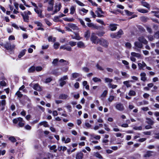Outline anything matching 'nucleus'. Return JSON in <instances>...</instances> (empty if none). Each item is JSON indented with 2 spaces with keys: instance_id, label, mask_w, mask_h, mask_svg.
<instances>
[{
  "instance_id": "nucleus-1",
  "label": "nucleus",
  "mask_w": 159,
  "mask_h": 159,
  "mask_svg": "<svg viewBox=\"0 0 159 159\" xmlns=\"http://www.w3.org/2000/svg\"><path fill=\"white\" fill-rule=\"evenodd\" d=\"M134 49L137 52H140V49L143 47L142 43L139 41H136L134 43Z\"/></svg>"
},
{
  "instance_id": "nucleus-2",
  "label": "nucleus",
  "mask_w": 159,
  "mask_h": 159,
  "mask_svg": "<svg viewBox=\"0 0 159 159\" xmlns=\"http://www.w3.org/2000/svg\"><path fill=\"white\" fill-rule=\"evenodd\" d=\"M54 1V0H45L44 2V3H45L48 2V4H49V6L47 8V10L49 11H52L53 9Z\"/></svg>"
},
{
  "instance_id": "nucleus-3",
  "label": "nucleus",
  "mask_w": 159,
  "mask_h": 159,
  "mask_svg": "<svg viewBox=\"0 0 159 159\" xmlns=\"http://www.w3.org/2000/svg\"><path fill=\"white\" fill-rule=\"evenodd\" d=\"M91 40L93 43L95 44H98L100 40L98 38V37L95 35V34L94 33L92 34Z\"/></svg>"
},
{
  "instance_id": "nucleus-4",
  "label": "nucleus",
  "mask_w": 159,
  "mask_h": 159,
  "mask_svg": "<svg viewBox=\"0 0 159 159\" xmlns=\"http://www.w3.org/2000/svg\"><path fill=\"white\" fill-rule=\"evenodd\" d=\"M115 107L117 110L120 111H123L125 108L123 104L121 103H117L115 104Z\"/></svg>"
},
{
  "instance_id": "nucleus-5",
  "label": "nucleus",
  "mask_w": 159,
  "mask_h": 159,
  "mask_svg": "<svg viewBox=\"0 0 159 159\" xmlns=\"http://www.w3.org/2000/svg\"><path fill=\"white\" fill-rule=\"evenodd\" d=\"M100 44L105 48H107L108 45V42L106 40L102 39L99 40Z\"/></svg>"
},
{
  "instance_id": "nucleus-6",
  "label": "nucleus",
  "mask_w": 159,
  "mask_h": 159,
  "mask_svg": "<svg viewBox=\"0 0 159 159\" xmlns=\"http://www.w3.org/2000/svg\"><path fill=\"white\" fill-rule=\"evenodd\" d=\"M15 47L14 44L11 45L10 43H7L4 45V47L7 50H11L13 49Z\"/></svg>"
},
{
  "instance_id": "nucleus-7",
  "label": "nucleus",
  "mask_w": 159,
  "mask_h": 159,
  "mask_svg": "<svg viewBox=\"0 0 159 159\" xmlns=\"http://www.w3.org/2000/svg\"><path fill=\"white\" fill-rule=\"evenodd\" d=\"M59 98L64 100H69L70 99V97L67 94L62 93L59 95Z\"/></svg>"
},
{
  "instance_id": "nucleus-8",
  "label": "nucleus",
  "mask_w": 159,
  "mask_h": 159,
  "mask_svg": "<svg viewBox=\"0 0 159 159\" xmlns=\"http://www.w3.org/2000/svg\"><path fill=\"white\" fill-rule=\"evenodd\" d=\"M35 11L38 15L39 17L41 18H43L44 17V15L42 14V11L39 9V8H34Z\"/></svg>"
},
{
  "instance_id": "nucleus-9",
  "label": "nucleus",
  "mask_w": 159,
  "mask_h": 159,
  "mask_svg": "<svg viewBox=\"0 0 159 159\" xmlns=\"http://www.w3.org/2000/svg\"><path fill=\"white\" fill-rule=\"evenodd\" d=\"M80 76H81L80 74L75 72L72 73L71 75L70 79L72 80L79 77Z\"/></svg>"
},
{
  "instance_id": "nucleus-10",
  "label": "nucleus",
  "mask_w": 159,
  "mask_h": 159,
  "mask_svg": "<svg viewBox=\"0 0 159 159\" xmlns=\"http://www.w3.org/2000/svg\"><path fill=\"white\" fill-rule=\"evenodd\" d=\"M138 40L139 42L145 44H147L148 43V41L143 36L139 37L138 39Z\"/></svg>"
},
{
  "instance_id": "nucleus-11",
  "label": "nucleus",
  "mask_w": 159,
  "mask_h": 159,
  "mask_svg": "<svg viewBox=\"0 0 159 159\" xmlns=\"http://www.w3.org/2000/svg\"><path fill=\"white\" fill-rule=\"evenodd\" d=\"M61 7V3H56L55 6V10L54 11V13H57L60 11Z\"/></svg>"
},
{
  "instance_id": "nucleus-12",
  "label": "nucleus",
  "mask_w": 159,
  "mask_h": 159,
  "mask_svg": "<svg viewBox=\"0 0 159 159\" xmlns=\"http://www.w3.org/2000/svg\"><path fill=\"white\" fill-rule=\"evenodd\" d=\"M154 153V152L152 151H147L146 153L144 155V157L146 158L152 156Z\"/></svg>"
},
{
  "instance_id": "nucleus-13",
  "label": "nucleus",
  "mask_w": 159,
  "mask_h": 159,
  "mask_svg": "<svg viewBox=\"0 0 159 159\" xmlns=\"http://www.w3.org/2000/svg\"><path fill=\"white\" fill-rule=\"evenodd\" d=\"M141 5L147 8L149 10L151 6L150 5L146 2L142 1L141 2Z\"/></svg>"
},
{
  "instance_id": "nucleus-14",
  "label": "nucleus",
  "mask_w": 159,
  "mask_h": 159,
  "mask_svg": "<svg viewBox=\"0 0 159 159\" xmlns=\"http://www.w3.org/2000/svg\"><path fill=\"white\" fill-rule=\"evenodd\" d=\"M117 24H111L109 25V27L111 31H113L116 30L117 28Z\"/></svg>"
},
{
  "instance_id": "nucleus-15",
  "label": "nucleus",
  "mask_w": 159,
  "mask_h": 159,
  "mask_svg": "<svg viewBox=\"0 0 159 159\" xmlns=\"http://www.w3.org/2000/svg\"><path fill=\"white\" fill-rule=\"evenodd\" d=\"M141 80L143 81H145L147 80V78L146 77V74L144 72H141L140 73Z\"/></svg>"
},
{
  "instance_id": "nucleus-16",
  "label": "nucleus",
  "mask_w": 159,
  "mask_h": 159,
  "mask_svg": "<svg viewBox=\"0 0 159 159\" xmlns=\"http://www.w3.org/2000/svg\"><path fill=\"white\" fill-rule=\"evenodd\" d=\"M60 49L66 50L68 51H71L72 48L71 47L69 46H66V45L61 46L60 47Z\"/></svg>"
},
{
  "instance_id": "nucleus-17",
  "label": "nucleus",
  "mask_w": 159,
  "mask_h": 159,
  "mask_svg": "<svg viewBox=\"0 0 159 159\" xmlns=\"http://www.w3.org/2000/svg\"><path fill=\"white\" fill-rule=\"evenodd\" d=\"M146 66V65L144 61H142V63H139L138 64V66L139 70H143V67Z\"/></svg>"
},
{
  "instance_id": "nucleus-18",
  "label": "nucleus",
  "mask_w": 159,
  "mask_h": 159,
  "mask_svg": "<svg viewBox=\"0 0 159 159\" xmlns=\"http://www.w3.org/2000/svg\"><path fill=\"white\" fill-rule=\"evenodd\" d=\"M131 56H133L134 57H135L138 59H140L141 58V55L139 53L132 52H131Z\"/></svg>"
},
{
  "instance_id": "nucleus-19",
  "label": "nucleus",
  "mask_w": 159,
  "mask_h": 159,
  "mask_svg": "<svg viewBox=\"0 0 159 159\" xmlns=\"http://www.w3.org/2000/svg\"><path fill=\"white\" fill-rule=\"evenodd\" d=\"M68 25L74 30H78V28L75 25L73 24H68Z\"/></svg>"
},
{
  "instance_id": "nucleus-20",
  "label": "nucleus",
  "mask_w": 159,
  "mask_h": 159,
  "mask_svg": "<svg viewBox=\"0 0 159 159\" xmlns=\"http://www.w3.org/2000/svg\"><path fill=\"white\" fill-rule=\"evenodd\" d=\"M146 123L150 125H152L154 123V121L152 120L151 118H146Z\"/></svg>"
},
{
  "instance_id": "nucleus-21",
  "label": "nucleus",
  "mask_w": 159,
  "mask_h": 159,
  "mask_svg": "<svg viewBox=\"0 0 159 159\" xmlns=\"http://www.w3.org/2000/svg\"><path fill=\"white\" fill-rule=\"evenodd\" d=\"M83 153L81 152H80L77 153L76 155V159H82L83 158Z\"/></svg>"
},
{
  "instance_id": "nucleus-22",
  "label": "nucleus",
  "mask_w": 159,
  "mask_h": 159,
  "mask_svg": "<svg viewBox=\"0 0 159 159\" xmlns=\"http://www.w3.org/2000/svg\"><path fill=\"white\" fill-rule=\"evenodd\" d=\"M87 25L88 27H92L98 30L99 28V27L98 26L94 25L92 23H88L87 24Z\"/></svg>"
},
{
  "instance_id": "nucleus-23",
  "label": "nucleus",
  "mask_w": 159,
  "mask_h": 159,
  "mask_svg": "<svg viewBox=\"0 0 159 159\" xmlns=\"http://www.w3.org/2000/svg\"><path fill=\"white\" fill-rule=\"evenodd\" d=\"M26 51V50L25 49H24L21 51L18 55V58H20L24 56L25 55Z\"/></svg>"
},
{
  "instance_id": "nucleus-24",
  "label": "nucleus",
  "mask_w": 159,
  "mask_h": 159,
  "mask_svg": "<svg viewBox=\"0 0 159 159\" xmlns=\"http://www.w3.org/2000/svg\"><path fill=\"white\" fill-rule=\"evenodd\" d=\"M33 88L38 91H41V88L38 84H35Z\"/></svg>"
},
{
  "instance_id": "nucleus-25",
  "label": "nucleus",
  "mask_w": 159,
  "mask_h": 159,
  "mask_svg": "<svg viewBox=\"0 0 159 159\" xmlns=\"http://www.w3.org/2000/svg\"><path fill=\"white\" fill-rule=\"evenodd\" d=\"M148 104V102L145 100H143L142 102H139L138 103L137 105L138 106H140L142 105H147Z\"/></svg>"
},
{
  "instance_id": "nucleus-26",
  "label": "nucleus",
  "mask_w": 159,
  "mask_h": 159,
  "mask_svg": "<svg viewBox=\"0 0 159 159\" xmlns=\"http://www.w3.org/2000/svg\"><path fill=\"white\" fill-rule=\"evenodd\" d=\"M93 156L99 159H102L103 157L98 152H94Z\"/></svg>"
},
{
  "instance_id": "nucleus-27",
  "label": "nucleus",
  "mask_w": 159,
  "mask_h": 159,
  "mask_svg": "<svg viewBox=\"0 0 159 159\" xmlns=\"http://www.w3.org/2000/svg\"><path fill=\"white\" fill-rule=\"evenodd\" d=\"M77 47L79 48H83L84 47V44L82 41H79L77 43Z\"/></svg>"
},
{
  "instance_id": "nucleus-28",
  "label": "nucleus",
  "mask_w": 159,
  "mask_h": 159,
  "mask_svg": "<svg viewBox=\"0 0 159 159\" xmlns=\"http://www.w3.org/2000/svg\"><path fill=\"white\" fill-rule=\"evenodd\" d=\"M21 15L23 17L24 21L26 22H28L29 18V16L27 15L24 14L22 13L21 14Z\"/></svg>"
},
{
  "instance_id": "nucleus-29",
  "label": "nucleus",
  "mask_w": 159,
  "mask_h": 159,
  "mask_svg": "<svg viewBox=\"0 0 159 159\" xmlns=\"http://www.w3.org/2000/svg\"><path fill=\"white\" fill-rule=\"evenodd\" d=\"M22 118L21 117H18L14 119L13 120V122L14 123L16 124L19 122V121H22Z\"/></svg>"
},
{
  "instance_id": "nucleus-30",
  "label": "nucleus",
  "mask_w": 159,
  "mask_h": 159,
  "mask_svg": "<svg viewBox=\"0 0 159 159\" xmlns=\"http://www.w3.org/2000/svg\"><path fill=\"white\" fill-rule=\"evenodd\" d=\"M137 10L139 12L142 13H147L148 12V10L144 9H139Z\"/></svg>"
},
{
  "instance_id": "nucleus-31",
  "label": "nucleus",
  "mask_w": 159,
  "mask_h": 159,
  "mask_svg": "<svg viewBox=\"0 0 159 159\" xmlns=\"http://www.w3.org/2000/svg\"><path fill=\"white\" fill-rule=\"evenodd\" d=\"M35 70V67L34 66L31 67L28 70V72L29 73H33Z\"/></svg>"
},
{
  "instance_id": "nucleus-32",
  "label": "nucleus",
  "mask_w": 159,
  "mask_h": 159,
  "mask_svg": "<svg viewBox=\"0 0 159 159\" xmlns=\"http://www.w3.org/2000/svg\"><path fill=\"white\" fill-rule=\"evenodd\" d=\"M116 34L118 38L121 37V35L123 34V32L122 30H120L117 33H116Z\"/></svg>"
},
{
  "instance_id": "nucleus-33",
  "label": "nucleus",
  "mask_w": 159,
  "mask_h": 159,
  "mask_svg": "<svg viewBox=\"0 0 159 159\" xmlns=\"http://www.w3.org/2000/svg\"><path fill=\"white\" fill-rule=\"evenodd\" d=\"M48 40L49 42H54L56 41V38L53 37L52 36H50L48 37Z\"/></svg>"
},
{
  "instance_id": "nucleus-34",
  "label": "nucleus",
  "mask_w": 159,
  "mask_h": 159,
  "mask_svg": "<svg viewBox=\"0 0 159 159\" xmlns=\"http://www.w3.org/2000/svg\"><path fill=\"white\" fill-rule=\"evenodd\" d=\"M56 146L55 145H53L50 147V149L51 150H53L54 152H56L57 151V149H56Z\"/></svg>"
},
{
  "instance_id": "nucleus-35",
  "label": "nucleus",
  "mask_w": 159,
  "mask_h": 159,
  "mask_svg": "<svg viewBox=\"0 0 159 159\" xmlns=\"http://www.w3.org/2000/svg\"><path fill=\"white\" fill-rule=\"evenodd\" d=\"M108 86L110 88H112V89H114L116 88L117 86L115 84H112L111 83H109L108 84Z\"/></svg>"
},
{
  "instance_id": "nucleus-36",
  "label": "nucleus",
  "mask_w": 159,
  "mask_h": 159,
  "mask_svg": "<svg viewBox=\"0 0 159 159\" xmlns=\"http://www.w3.org/2000/svg\"><path fill=\"white\" fill-rule=\"evenodd\" d=\"M70 14L73 15L75 11V8L74 7L72 6L70 9Z\"/></svg>"
},
{
  "instance_id": "nucleus-37",
  "label": "nucleus",
  "mask_w": 159,
  "mask_h": 159,
  "mask_svg": "<svg viewBox=\"0 0 159 159\" xmlns=\"http://www.w3.org/2000/svg\"><path fill=\"white\" fill-rule=\"evenodd\" d=\"M63 19L65 21L68 22H72L74 21V19L72 18H68L66 17L64 18Z\"/></svg>"
},
{
  "instance_id": "nucleus-38",
  "label": "nucleus",
  "mask_w": 159,
  "mask_h": 159,
  "mask_svg": "<svg viewBox=\"0 0 159 159\" xmlns=\"http://www.w3.org/2000/svg\"><path fill=\"white\" fill-rule=\"evenodd\" d=\"M60 44L58 42H55L53 44V47L54 49H57L58 48Z\"/></svg>"
},
{
  "instance_id": "nucleus-39",
  "label": "nucleus",
  "mask_w": 159,
  "mask_h": 159,
  "mask_svg": "<svg viewBox=\"0 0 159 159\" xmlns=\"http://www.w3.org/2000/svg\"><path fill=\"white\" fill-rule=\"evenodd\" d=\"M128 95L130 96H134L135 95L136 93L134 91L130 90L128 93Z\"/></svg>"
},
{
  "instance_id": "nucleus-40",
  "label": "nucleus",
  "mask_w": 159,
  "mask_h": 159,
  "mask_svg": "<svg viewBox=\"0 0 159 159\" xmlns=\"http://www.w3.org/2000/svg\"><path fill=\"white\" fill-rule=\"evenodd\" d=\"M78 19L83 27L84 28H86V26L85 25L84 21L80 18H78Z\"/></svg>"
},
{
  "instance_id": "nucleus-41",
  "label": "nucleus",
  "mask_w": 159,
  "mask_h": 159,
  "mask_svg": "<svg viewBox=\"0 0 159 159\" xmlns=\"http://www.w3.org/2000/svg\"><path fill=\"white\" fill-rule=\"evenodd\" d=\"M16 95L19 98H21L23 96V94L21 93V92L19 90L18 91L16 92Z\"/></svg>"
},
{
  "instance_id": "nucleus-42",
  "label": "nucleus",
  "mask_w": 159,
  "mask_h": 159,
  "mask_svg": "<svg viewBox=\"0 0 159 159\" xmlns=\"http://www.w3.org/2000/svg\"><path fill=\"white\" fill-rule=\"evenodd\" d=\"M9 139L11 142L14 143L16 142V140L14 136H11L9 138Z\"/></svg>"
},
{
  "instance_id": "nucleus-43",
  "label": "nucleus",
  "mask_w": 159,
  "mask_h": 159,
  "mask_svg": "<svg viewBox=\"0 0 159 159\" xmlns=\"http://www.w3.org/2000/svg\"><path fill=\"white\" fill-rule=\"evenodd\" d=\"M123 84H125L127 88L130 87L131 86V85L129 84V81H124Z\"/></svg>"
},
{
  "instance_id": "nucleus-44",
  "label": "nucleus",
  "mask_w": 159,
  "mask_h": 159,
  "mask_svg": "<svg viewBox=\"0 0 159 159\" xmlns=\"http://www.w3.org/2000/svg\"><path fill=\"white\" fill-rule=\"evenodd\" d=\"M58 61V59H55L53 60L52 62V64L54 66H56L57 65V63Z\"/></svg>"
},
{
  "instance_id": "nucleus-45",
  "label": "nucleus",
  "mask_w": 159,
  "mask_h": 159,
  "mask_svg": "<svg viewBox=\"0 0 159 159\" xmlns=\"http://www.w3.org/2000/svg\"><path fill=\"white\" fill-rule=\"evenodd\" d=\"M24 125V121L22 120V121H19L18 125L20 127H22Z\"/></svg>"
},
{
  "instance_id": "nucleus-46",
  "label": "nucleus",
  "mask_w": 159,
  "mask_h": 159,
  "mask_svg": "<svg viewBox=\"0 0 159 159\" xmlns=\"http://www.w3.org/2000/svg\"><path fill=\"white\" fill-rule=\"evenodd\" d=\"M84 35L85 37L87 38H88L90 35V31L89 30L85 32Z\"/></svg>"
},
{
  "instance_id": "nucleus-47",
  "label": "nucleus",
  "mask_w": 159,
  "mask_h": 159,
  "mask_svg": "<svg viewBox=\"0 0 159 159\" xmlns=\"http://www.w3.org/2000/svg\"><path fill=\"white\" fill-rule=\"evenodd\" d=\"M105 81L106 83H111L113 81V80L108 78H106L105 79Z\"/></svg>"
},
{
  "instance_id": "nucleus-48",
  "label": "nucleus",
  "mask_w": 159,
  "mask_h": 159,
  "mask_svg": "<svg viewBox=\"0 0 159 159\" xmlns=\"http://www.w3.org/2000/svg\"><path fill=\"white\" fill-rule=\"evenodd\" d=\"M95 13L97 15L98 17H104V16L101 14L100 12H99V11L98 10L95 11Z\"/></svg>"
},
{
  "instance_id": "nucleus-49",
  "label": "nucleus",
  "mask_w": 159,
  "mask_h": 159,
  "mask_svg": "<svg viewBox=\"0 0 159 159\" xmlns=\"http://www.w3.org/2000/svg\"><path fill=\"white\" fill-rule=\"evenodd\" d=\"M1 104L3 106V107L2 108V109H1L2 110H3L4 109V106L6 105V101L5 100H3L1 102Z\"/></svg>"
},
{
  "instance_id": "nucleus-50",
  "label": "nucleus",
  "mask_w": 159,
  "mask_h": 159,
  "mask_svg": "<svg viewBox=\"0 0 159 159\" xmlns=\"http://www.w3.org/2000/svg\"><path fill=\"white\" fill-rule=\"evenodd\" d=\"M93 80L95 82H101V80L100 79L98 78L97 77H94L93 79Z\"/></svg>"
},
{
  "instance_id": "nucleus-51",
  "label": "nucleus",
  "mask_w": 159,
  "mask_h": 159,
  "mask_svg": "<svg viewBox=\"0 0 159 159\" xmlns=\"http://www.w3.org/2000/svg\"><path fill=\"white\" fill-rule=\"evenodd\" d=\"M141 20L144 22H146L148 19L145 16H142L140 17Z\"/></svg>"
},
{
  "instance_id": "nucleus-52",
  "label": "nucleus",
  "mask_w": 159,
  "mask_h": 159,
  "mask_svg": "<svg viewBox=\"0 0 159 159\" xmlns=\"http://www.w3.org/2000/svg\"><path fill=\"white\" fill-rule=\"evenodd\" d=\"M35 24H36L38 26L42 27L43 26V24L39 21H36L34 22Z\"/></svg>"
},
{
  "instance_id": "nucleus-53",
  "label": "nucleus",
  "mask_w": 159,
  "mask_h": 159,
  "mask_svg": "<svg viewBox=\"0 0 159 159\" xmlns=\"http://www.w3.org/2000/svg\"><path fill=\"white\" fill-rule=\"evenodd\" d=\"M69 44L71 46L73 47L75 46L76 45V43L73 41H70L69 42Z\"/></svg>"
},
{
  "instance_id": "nucleus-54",
  "label": "nucleus",
  "mask_w": 159,
  "mask_h": 159,
  "mask_svg": "<svg viewBox=\"0 0 159 159\" xmlns=\"http://www.w3.org/2000/svg\"><path fill=\"white\" fill-rule=\"evenodd\" d=\"M110 36L112 38H118V37L116 34V33H112L111 34Z\"/></svg>"
},
{
  "instance_id": "nucleus-55",
  "label": "nucleus",
  "mask_w": 159,
  "mask_h": 159,
  "mask_svg": "<svg viewBox=\"0 0 159 159\" xmlns=\"http://www.w3.org/2000/svg\"><path fill=\"white\" fill-rule=\"evenodd\" d=\"M40 124L42 125H43L45 127H48V125L46 121H43L42 122L40 123Z\"/></svg>"
},
{
  "instance_id": "nucleus-56",
  "label": "nucleus",
  "mask_w": 159,
  "mask_h": 159,
  "mask_svg": "<svg viewBox=\"0 0 159 159\" xmlns=\"http://www.w3.org/2000/svg\"><path fill=\"white\" fill-rule=\"evenodd\" d=\"M85 125L86 127L87 128H90L91 127L92 125L88 122H86L85 123Z\"/></svg>"
},
{
  "instance_id": "nucleus-57",
  "label": "nucleus",
  "mask_w": 159,
  "mask_h": 159,
  "mask_svg": "<svg viewBox=\"0 0 159 159\" xmlns=\"http://www.w3.org/2000/svg\"><path fill=\"white\" fill-rule=\"evenodd\" d=\"M107 90H105L103 92L102 94L101 95V96L102 97H105L107 95Z\"/></svg>"
},
{
  "instance_id": "nucleus-58",
  "label": "nucleus",
  "mask_w": 159,
  "mask_h": 159,
  "mask_svg": "<svg viewBox=\"0 0 159 159\" xmlns=\"http://www.w3.org/2000/svg\"><path fill=\"white\" fill-rule=\"evenodd\" d=\"M125 11L126 15L128 16H131L132 15L133 13L130 12L127 10H125Z\"/></svg>"
},
{
  "instance_id": "nucleus-59",
  "label": "nucleus",
  "mask_w": 159,
  "mask_h": 159,
  "mask_svg": "<svg viewBox=\"0 0 159 159\" xmlns=\"http://www.w3.org/2000/svg\"><path fill=\"white\" fill-rule=\"evenodd\" d=\"M42 68L40 66H37L35 67V70L37 71H40L42 70Z\"/></svg>"
},
{
  "instance_id": "nucleus-60",
  "label": "nucleus",
  "mask_w": 159,
  "mask_h": 159,
  "mask_svg": "<svg viewBox=\"0 0 159 159\" xmlns=\"http://www.w3.org/2000/svg\"><path fill=\"white\" fill-rule=\"evenodd\" d=\"M60 62L62 63V62H65V64L66 65H68L69 64V62L68 61H66V60H64V59H61L59 61Z\"/></svg>"
},
{
  "instance_id": "nucleus-61",
  "label": "nucleus",
  "mask_w": 159,
  "mask_h": 159,
  "mask_svg": "<svg viewBox=\"0 0 159 159\" xmlns=\"http://www.w3.org/2000/svg\"><path fill=\"white\" fill-rule=\"evenodd\" d=\"M96 21L100 23V24H101L102 25H106L105 24H104L103 21L100 19H97V20H96Z\"/></svg>"
},
{
  "instance_id": "nucleus-62",
  "label": "nucleus",
  "mask_w": 159,
  "mask_h": 159,
  "mask_svg": "<svg viewBox=\"0 0 159 159\" xmlns=\"http://www.w3.org/2000/svg\"><path fill=\"white\" fill-rule=\"evenodd\" d=\"M44 20L46 24L49 26H50L52 24L48 20V19H44Z\"/></svg>"
},
{
  "instance_id": "nucleus-63",
  "label": "nucleus",
  "mask_w": 159,
  "mask_h": 159,
  "mask_svg": "<svg viewBox=\"0 0 159 159\" xmlns=\"http://www.w3.org/2000/svg\"><path fill=\"white\" fill-rule=\"evenodd\" d=\"M105 33L103 32H98L96 33V34L99 36H102Z\"/></svg>"
},
{
  "instance_id": "nucleus-64",
  "label": "nucleus",
  "mask_w": 159,
  "mask_h": 159,
  "mask_svg": "<svg viewBox=\"0 0 159 159\" xmlns=\"http://www.w3.org/2000/svg\"><path fill=\"white\" fill-rule=\"evenodd\" d=\"M145 27L146 28L148 32L150 33H151L152 32V30L151 28L148 26H146Z\"/></svg>"
}]
</instances>
